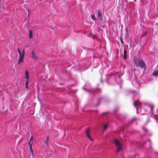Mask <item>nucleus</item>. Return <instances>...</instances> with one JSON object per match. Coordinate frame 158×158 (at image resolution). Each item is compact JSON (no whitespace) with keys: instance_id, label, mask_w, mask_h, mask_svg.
<instances>
[{"instance_id":"nucleus-1","label":"nucleus","mask_w":158,"mask_h":158,"mask_svg":"<svg viewBox=\"0 0 158 158\" xmlns=\"http://www.w3.org/2000/svg\"><path fill=\"white\" fill-rule=\"evenodd\" d=\"M17 50L20 55L19 60L18 61V63L19 64H20L21 63L23 62V58L24 56V50L23 49V52L22 53H21V52L20 51L19 48H18Z\"/></svg>"},{"instance_id":"nucleus-2","label":"nucleus","mask_w":158,"mask_h":158,"mask_svg":"<svg viewBox=\"0 0 158 158\" xmlns=\"http://www.w3.org/2000/svg\"><path fill=\"white\" fill-rule=\"evenodd\" d=\"M114 142L116 146V152L118 153L122 149L121 144L120 142L117 139H115L114 140Z\"/></svg>"},{"instance_id":"nucleus-3","label":"nucleus","mask_w":158,"mask_h":158,"mask_svg":"<svg viewBox=\"0 0 158 158\" xmlns=\"http://www.w3.org/2000/svg\"><path fill=\"white\" fill-rule=\"evenodd\" d=\"M90 127H88L87 128L86 130L85 133L87 136L90 139L91 141H93V139L90 136Z\"/></svg>"},{"instance_id":"nucleus-4","label":"nucleus","mask_w":158,"mask_h":158,"mask_svg":"<svg viewBox=\"0 0 158 158\" xmlns=\"http://www.w3.org/2000/svg\"><path fill=\"white\" fill-rule=\"evenodd\" d=\"M26 78L27 79V81L26 82L25 86L26 88H28V84L29 83L28 79H29V73L27 70L25 71Z\"/></svg>"},{"instance_id":"nucleus-5","label":"nucleus","mask_w":158,"mask_h":158,"mask_svg":"<svg viewBox=\"0 0 158 158\" xmlns=\"http://www.w3.org/2000/svg\"><path fill=\"white\" fill-rule=\"evenodd\" d=\"M133 105L136 108H137L138 107V108H139L141 109V104L139 101H135L133 103Z\"/></svg>"},{"instance_id":"nucleus-6","label":"nucleus","mask_w":158,"mask_h":158,"mask_svg":"<svg viewBox=\"0 0 158 158\" xmlns=\"http://www.w3.org/2000/svg\"><path fill=\"white\" fill-rule=\"evenodd\" d=\"M139 65L141 68H145L146 66V64L142 60H139Z\"/></svg>"},{"instance_id":"nucleus-7","label":"nucleus","mask_w":158,"mask_h":158,"mask_svg":"<svg viewBox=\"0 0 158 158\" xmlns=\"http://www.w3.org/2000/svg\"><path fill=\"white\" fill-rule=\"evenodd\" d=\"M31 58L32 59L35 60L37 59L38 57L36 53L34 52L33 51L31 52Z\"/></svg>"},{"instance_id":"nucleus-8","label":"nucleus","mask_w":158,"mask_h":158,"mask_svg":"<svg viewBox=\"0 0 158 158\" xmlns=\"http://www.w3.org/2000/svg\"><path fill=\"white\" fill-rule=\"evenodd\" d=\"M98 18L99 20L100 21H102L103 20V18L102 16V15L100 13V11L99 10L98 11Z\"/></svg>"},{"instance_id":"nucleus-9","label":"nucleus","mask_w":158,"mask_h":158,"mask_svg":"<svg viewBox=\"0 0 158 158\" xmlns=\"http://www.w3.org/2000/svg\"><path fill=\"white\" fill-rule=\"evenodd\" d=\"M134 63L136 66H139V60L137 58H135L134 60Z\"/></svg>"},{"instance_id":"nucleus-10","label":"nucleus","mask_w":158,"mask_h":158,"mask_svg":"<svg viewBox=\"0 0 158 158\" xmlns=\"http://www.w3.org/2000/svg\"><path fill=\"white\" fill-rule=\"evenodd\" d=\"M30 43H31V45H34L36 44V41L35 39H33L30 40Z\"/></svg>"},{"instance_id":"nucleus-11","label":"nucleus","mask_w":158,"mask_h":158,"mask_svg":"<svg viewBox=\"0 0 158 158\" xmlns=\"http://www.w3.org/2000/svg\"><path fill=\"white\" fill-rule=\"evenodd\" d=\"M127 51L126 50L124 49V55L123 56V58L124 59H127V57L126 56V54H127Z\"/></svg>"},{"instance_id":"nucleus-12","label":"nucleus","mask_w":158,"mask_h":158,"mask_svg":"<svg viewBox=\"0 0 158 158\" xmlns=\"http://www.w3.org/2000/svg\"><path fill=\"white\" fill-rule=\"evenodd\" d=\"M152 74L154 76H158V70H156L154 71L152 73Z\"/></svg>"},{"instance_id":"nucleus-13","label":"nucleus","mask_w":158,"mask_h":158,"mask_svg":"<svg viewBox=\"0 0 158 158\" xmlns=\"http://www.w3.org/2000/svg\"><path fill=\"white\" fill-rule=\"evenodd\" d=\"M91 18H92L93 20H95V15L94 14H92L91 15Z\"/></svg>"},{"instance_id":"nucleus-14","label":"nucleus","mask_w":158,"mask_h":158,"mask_svg":"<svg viewBox=\"0 0 158 158\" xmlns=\"http://www.w3.org/2000/svg\"><path fill=\"white\" fill-rule=\"evenodd\" d=\"M30 152H31V155H32V156L33 155V150L32 149V144H31L30 145Z\"/></svg>"},{"instance_id":"nucleus-15","label":"nucleus","mask_w":158,"mask_h":158,"mask_svg":"<svg viewBox=\"0 0 158 158\" xmlns=\"http://www.w3.org/2000/svg\"><path fill=\"white\" fill-rule=\"evenodd\" d=\"M150 107L151 108V111L152 113H153V109L154 108V106L153 105H150Z\"/></svg>"},{"instance_id":"nucleus-16","label":"nucleus","mask_w":158,"mask_h":158,"mask_svg":"<svg viewBox=\"0 0 158 158\" xmlns=\"http://www.w3.org/2000/svg\"><path fill=\"white\" fill-rule=\"evenodd\" d=\"M107 125L106 124H105L104 126L103 129L104 130H106L107 128Z\"/></svg>"},{"instance_id":"nucleus-17","label":"nucleus","mask_w":158,"mask_h":158,"mask_svg":"<svg viewBox=\"0 0 158 158\" xmlns=\"http://www.w3.org/2000/svg\"><path fill=\"white\" fill-rule=\"evenodd\" d=\"M32 37V32L30 30V39Z\"/></svg>"},{"instance_id":"nucleus-18","label":"nucleus","mask_w":158,"mask_h":158,"mask_svg":"<svg viewBox=\"0 0 158 158\" xmlns=\"http://www.w3.org/2000/svg\"><path fill=\"white\" fill-rule=\"evenodd\" d=\"M120 40L121 43L122 44H123V39H122V37H120Z\"/></svg>"},{"instance_id":"nucleus-19","label":"nucleus","mask_w":158,"mask_h":158,"mask_svg":"<svg viewBox=\"0 0 158 158\" xmlns=\"http://www.w3.org/2000/svg\"><path fill=\"white\" fill-rule=\"evenodd\" d=\"M147 34V32H145L143 34V36H146Z\"/></svg>"},{"instance_id":"nucleus-20","label":"nucleus","mask_w":158,"mask_h":158,"mask_svg":"<svg viewBox=\"0 0 158 158\" xmlns=\"http://www.w3.org/2000/svg\"><path fill=\"white\" fill-rule=\"evenodd\" d=\"M27 27H26H26H24V28L25 29H28L29 28V23L27 24Z\"/></svg>"},{"instance_id":"nucleus-21","label":"nucleus","mask_w":158,"mask_h":158,"mask_svg":"<svg viewBox=\"0 0 158 158\" xmlns=\"http://www.w3.org/2000/svg\"><path fill=\"white\" fill-rule=\"evenodd\" d=\"M48 140H46L44 141V143L46 144L47 145H48V143H47Z\"/></svg>"},{"instance_id":"nucleus-22","label":"nucleus","mask_w":158,"mask_h":158,"mask_svg":"<svg viewBox=\"0 0 158 158\" xmlns=\"http://www.w3.org/2000/svg\"><path fill=\"white\" fill-rule=\"evenodd\" d=\"M88 92H93V91H91V90H86Z\"/></svg>"},{"instance_id":"nucleus-23","label":"nucleus","mask_w":158,"mask_h":158,"mask_svg":"<svg viewBox=\"0 0 158 158\" xmlns=\"http://www.w3.org/2000/svg\"><path fill=\"white\" fill-rule=\"evenodd\" d=\"M32 138H33V137L32 136H31V137H30V141H31V140L32 139Z\"/></svg>"},{"instance_id":"nucleus-24","label":"nucleus","mask_w":158,"mask_h":158,"mask_svg":"<svg viewBox=\"0 0 158 158\" xmlns=\"http://www.w3.org/2000/svg\"><path fill=\"white\" fill-rule=\"evenodd\" d=\"M28 15H30V10H29V9H28Z\"/></svg>"},{"instance_id":"nucleus-25","label":"nucleus","mask_w":158,"mask_h":158,"mask_svg":"<svg viewBox=\"0 0 158 158\" xmlns=\"http://www.w3.org/2000/svg\"><path fill=\"white\" fill-rule=\"evenodd\" d=\"M97 37V35H94V38H96Z\"/></svg>"},{"instance_id":"nucleus-26","label":"nucleus","mask_w":158,"mask_h":158,"mask_svg":"<svg viewBox=\"0 0 158 158\" xmlns=\"http://www.w3.org/2000/svg\"><path fill=\"white\" fill-rule=\"evenodd\" d=\"M30 141L28 142V145H29L30 146Z\"/></svg>"},{"instance_id":"nucleus-27","label":"nucleus","mask_w":158,"mask_h":158,"mask_svg":"<svg viewBox=\"0 0 158 158\" xmlns=\"http://www.w3.org/2000/svg\"><path fill=\"white\" fill-rule=\"evenodd\" d=\"M48 136L47 137V140H48Z\"/></svg>"},{"instance_id":"nucleus-28","label":"nucleus","mask_w":158,"mask_h":158,"mask_svg":"<svg viewBox=\"0 0 158 158\" xmlns=\"http://www.w3.org/2000/svg\"><path fill=\"white\" fill-rule=\"evenodd\" d=\"M106 112L105 113H103V114H106Z\"/></svg>"}]
</instances>
